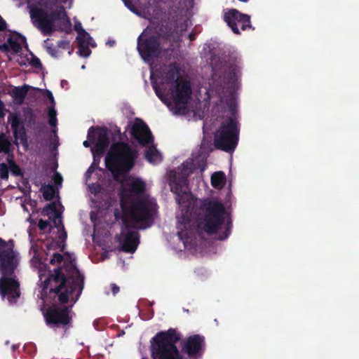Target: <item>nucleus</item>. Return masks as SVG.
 Here are the masks:
<instances>
[{
  "mask_svg": "<svg viewBox=\"0 0 359 359\" xmlns=\"http://www.w3.org/2000/svg\"><path fill=\"white\" fill-rule=\"evenodd\" d=\"M49 97H50V99H52V98H53V96H52V95H51L50 93L49 94Z\"/></svg>",
  "mask_w": 359,
  "mask_h": 359,
  "instance_id": "a19ab883",
  "label": "nucleus"
},
{
  "mask_svg": "<svg viewBox=\"0 0 359 359\" xmlns=\"http://www.w3.org/2000/svg\"><path fill=\"white\" fill-rule=\"evenodd\" d=\"M90 133H91V132H90V131L88 132V137H90Z\"/></svg>",
  "mask_w": 359,
  "mask_h": 359,
  "instance_id": "79ce46f5",
  "label": "nucleus"
},
{
  "mask_svg": "<svg viewBox=\"0 0 359 359\" xmlns=\"http://www.w3.org/2000/svg\"><path fill=\"white\" fill-rule=\"evenodd\" d=\"M111 290L114 294H116L119 291V287L115 284H111Z\"/></svg>",
  "mask_w": 359,
  "mask_h": 359,
  "instance_id": "473e14b6",
  "label": "nucleus"
},
{
  "mask_svg": "<svg viewBox=\"0 0 359 359\" xmlns=\"http://www.w3.org/2000/svg\"><path fill=\"white\" fill-rule=\"evenodd\" d=\"M225 21L236 34L239 33V27L243 30L250 27V18L247 15L238 13L236 10H231L225 13Z\"/></svg>",
  "mask_w": 359,
  "mask_h": 359,
  "instance_id": "9b49d317",
  "label": "nucleus"
},
{
  "mask_svg": "<svg viewBox=\"0 0 359 359\" xmlns=\"http://www.w3.org/2000/svg\"><path fill=\"white\" fill-rule=\"evenodd\" d=\"M240 73L239 69L238 67H233L231 70V74H233V77L231 78L232 80H236L237 77L238 76Z\"/></svg>",
  "mask_w": 359,
  "mask_h": 359,
  "instance_id": "c756f323",
  "label": "nucleus"
},
{
  "mask_svg": "<svg viewBox=\"0 0 359 359\" xmlns=\"http://www.w3.org/2000/svg\"><path fill=\"white\" fill-rule=\"evenodd\" d=\"M32 21L43 34H49L58 26H67L69 20L63 8L55 2H46L29 7Z\"/></svg>",
  "mask_w": 359,
  "mask_h": 359,
  "instance_id": "7ed1b4c3",
  "label": "nucleus"
},
{
  "mask_svg": "<svg viewBox=\"0 0 359 359\" xmlns=\"http://www.w3.org/2000/svg\"><path fill=\"white\" fill-rule=\"evenodd\" d=\"M15 104H21L25 97L26 91H10Z\"/></svg>",
  "mask_w": 359,
  "mask_h": 359,
  "instance_id": "b1692460",
  "label": "nucleus"
},
{
  "mask_svg": "<svg viewBox=\"0 0 359 359\" xmlns=\"http://www.w3.org/2000/svg\"><path fill=\"white\" fill-rule=\"evenodd\" d=\"M24 115L25 116V120L28 121L29 122L32 121L33 118V111L30 109H25L23 110Z\"/></svg>",
  "mask_w": 359,
  "mask_h": 359,
  "instance_id": "bb28decb",
  "label": "nucleus"
},
{
  "mask_svg": "<svg viewBox=\"0 0 359 359\" xmlns=\"http://www.w3.org/2000/svg\"><path fill=\"white\" fill-rule=\"evenodd\" d=\"M13 90H30V89H29V86H24L22 88L15 87ZM31 90H40V89L37 88H32Z\"/></svg>",
  "mask_w": 359,
  "mask_h": 359,
  "instance_id": "2f4dec72",
  "label": "nucleus"
},
{
  "mask_svg": "<svg viewBox=\"0 0 359 359\" xmlns=\"http://www.w3.org/2000/svg\"><path fill=\"white\" fill-rule=\"evenodd\" d=\"M53 181L56 185H60L62 182V177L61 175L56 172L53 176Z\"/></svg>",
  "mask_w": 359,
  "mask_h": 359,
  "instance_id": "c85d7f7f",
  "label": "nucleus"
},
{
  "mask_svg": "<svg viewBox=\"0 0 359 359\" xmlns=\"http://www.w3.org/2000/svg\"><path fill=\"white\" fill-rule=\"evenodd\" d=\"M154 74L153 73V72H151V80L154 79Z\"/></svg>",
  "mask_w": 359,
  "mask_h": 359,
  "instance_id": "ea45409f",
  "label": "nucleus"
},
{
  "mask_svg": "<svg viewBox=\"0 0 359 359\" xmlns=\"http://www.w3.org/2000/svg\"><path fill=\"white\" fill-rule=\"evenodd\" d=\"M90 142L88 141V140H86L83 142V145L86 147H88L90 146Z\"/></svg>",
  "mask_w": 359,
  "mask_h": 359,
  "instance_id": "e433bc0d",
  "label": "nucleus"
},
{
  "mask_svg": "<svg viewBox=\"0 0 359 359\" xmlns=\"http://www.w3.org/2000/svg\"><path fill=\"white\" fill-rule=\"evenodd\" d=\"M154 339L156 341L152 352L154 359H182L175 345L180 340V336L175 330L161 332Z\"/></svg>",
  "mask_w": 359,
  "mask_h": 359,
  "instance_id": "39448f33",
  "label": "nucleus"
},
{
  "mask_svg": "<svg viewBox=\"0 0 359 359\" xmlns=\"http://www.w3.org/2000/svg\"><path fill=\"white\" fill-rule=\"evenodd\" d=\"M204 339L199 335H194L187 338L183 344L182 349L189 355H195L202 349Z\"/></svg>",
  "mask_w": 359,
  "mask_h": 359,
  "instance_id": "2eb2a0df",
  "label": "nucleus"
},
{
  "mask_svg": "<svg viewBox=\"0 0 359 359\" xmlns=\"http://www.w3.org/2000/svg\"><path fill=\"white\" fill-rule=\"evenodd\" d=\"M5 49L13 53H18L21 49L20 43L18 39L11 38L8 40L7 43H4L2 46H0V49Z\"/></svg>",
  "mask_w": 359,
  "mask_h": 359,
  "instance_id": "6ab92c4d",
  "label": "nucleus"
},
{
  "mask_svg": "<svg viewBox=\"0 0 359 359\" xmlns=\"http://www.w3.org/2000/svg\"><path fill=\"white\" fill-rule=\"evenodd\" d=\"M133 158L134 154L130 149L121 143L114 144L105 158L107 167L116 180L121 182V201L126 229L123 230L119 237V243L123 250L128 252H133L139 243L137 232L128 228H144L139 223L149 222L156 210V204L151 200L140 198L144 189L143 182L125 174L132 168Z\"/></svg>",
  "mask_w": 359,
  "mask_h": 359,
  "instance_id": "f257e3e1",
  "label": "nucleus"
},
{
  "mask_svg": "<svg viewBox=\"0 0 359 359\" xmlns=\"http://www.w3.org/2000/svg\"><path fill=\"white\" fill-rule=\"evenodd\" d=\"M5 22L0 18V31L3 30L5 28Z\"/></svg>",
  "mask_w": 359,
  "mask_h": 359,
  "instance_id": "72a5a7b5",
  "label": "nucleus"
},
{
  "mask_svg": "<svg viewBox=\"0 0 359 359\" xmlns=\"http://www.w3.org/2000/svg\"><path fill=\"white\" fill-rule=\"evenodd\" d=\"M225 182L224 175L222 172H216L211 177V184L215 188H222Z\"/></svg>",
  "mask_w": 359,
  "mask_h": 359,
  "instance_id": "412c9836",
  "label": "nucleus"
},
{
  "mask_svg": "<svg viewBox=\"0 0 359 359\" xmlns=\"http://www.w3.org/2000/svg\"><path fill=\"white\" fill-rule=\"evenodd\" d=\"M43 198L46 201L51 200L55 195L54 187L51 185H44L41 188Z\"/></svg>",
  "mask_w": 359,
  "mask_h": 359,
  "instance_id": "4be33fe9",
  "label": "nucleus"
},
{
  "mask_svg": "<svg viewBox=\"0 0 359 359\" xmlns=\"http://www.w3.org/2000/svg\"><path fill=\"white\" fill-rule=\"evenodd\" d=\"M63 259L62 255L60 254H54L53 258L50 259L51 264L60 263Z\"/></svg>",
  "mask_w": 359,
  "mask_h": 359,
  "instance_id": "cd10ccee",
  "label": "nucleus"
},
{
  "mask_svg": "<svg viewBox=\"0 0 359 359\" xmlns=\"http://www.w3.org/2000/svg\"><path fill=\"white\" fill-rule=\"evenodd\" d=\"M48 323L67 324L69 322L68 313L65 309H50L46 315Z\"/></svg>",
  "mask_w": 359,
  "mask_h": 359,
  "instance_id": "dca6fc26",
  "label": "nucleus"
},
{
  "mask_svg": "<svg viewBox=\"0 0 359 359\" xmlns=\"http://www.w3.org/2000/svg\"><path fill=\"white\" fill-rule=\"evenodd\" d=\"M0 177L6 179L8 177V167L5 163L0 164Z\"/></svg>",
  "mask_w": 359,
  "mask_h": 359,
  "instance_id": "a878e982",
  "label": "nucleus"
},
{
  "mask_svg": "<svg viewBox=\"0 0 359 359\" xmlns=\"http://www.w3.org/2000/svg\"><path fill=\"white\" fill-rule=\"evenodd\" d=\"M163 79L166 81H175L177 82V90H189L191 88L190 83L182 78H179L177 72L175 67L170 68L168 72V74Z\"/></svg>",
  "mask_w": 359,
  "mask_h": 359,
  "instance_id": "f3484780",
  "label": "nucleus"
},
{
  "mask_svg": "<svg viewBox=\"0 0 359 359\" xmlns=\"http://www.w3.org/2000/svg\"><path fill=\"white\" fill-rule=\"evenodd\" d=\"M18 262L13 242H5L0 238V294L10 302H15L20 295V283L13 274Z\"/></svg>",
  "mask_w": 359,
  "mask_h": 359,
  "instance_id": "f03ea898",
  "label": "nucleus"
},
{
  "mask_svg": "<svg viewBox=\"0 0 359 359\" xmlns=\"http://www.w3.org/2000/svg\"><path fill=\"white\" fill-rule=\"evenodd\" d=\"M131 133L142 144H148L151 140V134L146 124L140 119L136 118L132 123Z\"/></svg>",
  "mask_w": 359,
  "mask_h": 359,
  "instance_id": "ddd939ff",
  "label": "nucleus"
},
{
  "mask_svg": "<svg viewBox=\"0 0 359 359\" xmlns=\"http://www.w3.org/2000/svg\"><path fill=\"white\" fill-rule=\"evenodd\" d=\"M75 29L78 32L76 38L79 43V54L82 57H88L90 55V47H95V43L89 34L82 29L81 23L75 25Z\"/></svg>",
  "mask_w": 359,
  "mask_h": 359,
  "instance_id": "f8f14e48",
  "label": "nucleus"
},
{
  "mask_svg": "<svg viewBox=\"0 0 359 359\" xmlns=\"http://www.w3.org/2000/svg\"><path fill=\"white\" fill-rule=\"evenodd\" d=\"M2 109H3V103L0 101V117H3L4 116V114L2 111Z\"/></svg>",
  "mask_w": 359,
  "mask_h": 359,
  "instance_id": "c9c22d12",
  "label": "nucleus"
},
{
  "mask_svg": "<svg viewBox=\"0 0 359 359\" xmlns=\"http://www.w3.org/2000/svg\"><path fill=\"white\" fill-rule=\"evenodd\" d=\"M43 214L48 216L49 220L44 221L43 219H40L38 224L39 229L44 231L48 227L51 229L53 226H54L59 231H61V235H64L65 237L66 234L63 231L60 214L56 210V204L51 203L47 205L43 210Z\"/></svg>",
  "mask_w": 359,
  "mask_h": 359,
  "instance_id": "9d476101",
  "label": "nucleus"
},
{
  "mask_svg": "<svg viewBox=\"0 0 359 359\" xmlns=\"http://www.w3.org/2000/svg\"><path fill=\"white\" fill-rule=\"evenodd\" d=\"M65 84L67 85V82H62V88H65Z\"/></svg>",
  "mask_w": 359,
  "mask_h": 359,
  "instance_id": "58836bf2",
  "label": "nucleus"
},
{
  "mask_svg": "<svg viewBox=\"0 0 359 359\" xmlns=\"http://www.w3.org/2000/svg\"><path fill=\"white\" fill-rule=\"evenodd\" d=\"M49 124L51 126H55L57 124L56 111L53 108L48 110Z\"/></svg>",
  "mask_w": 359,
  "mask_h": 359,
  "instance_id": "393cba45",
  "label": "nucleus"
},
{
  "mask_svg": "<svg viewBox=\"0 0 359 359\" xmlns=\"http://www.w3.org/2000/svg\"><path fill=\"white\" fill-rule=\"evenodd\" d=\"M62 2H63L64 4H68V7H71L72 6V0H60Z\"/></svg>",
  "mask_w": 359,
  "mask_h": 359,
  "instance_id": "f704fd0d",
  "label": "nucleus"
},
{
  "mask_svg": "<svg viewBox=\"0 0 359 359\" xmlns=\"http://www.w3.org/2000/svg\"><path fill=\"white\" fill-rule=\"evenodd\" d=\"M8 122L13 129L16 143H21L25 149L28 147L25 128L16 114H11L8 117Z\"/></svg>",
  "mask_w": 359,
  "mask_h": 359,
  "instance_id": "4468645a",
  "label": "nucleus"
},
{
  "mask_svg": "<svg viewBox=\"0 0 359 359\" xmlns=\"http://www.w3.org/2000/svg\"><path fill=\"white\" fill-rule=\"evenodd\" d=\"M60 46H62L63 48H65L66 46L67 47V48L69 49V51H68V53L69 54H71V53L72 52L73 50V48H70L69 47V43L67 42H61L60 44Z\"/></svg>",
  "mask_w": 359,
  "mask_h": 359,
  "instance_id": "7c9ffc66",
  "label": "nucleus"
},
{
  "mask_svg": "<svg viewBox=\"0 0 359 359\" xmlns=\"http://www.w3.org/2000/svg\"><path fill=\"white\" fill-rule=\"evenodd\" d=\"M11 142L4 133L0 134V153H7L9 150Z\"/></svg>",
  "mask_w": 359,
  "mask_h": 359,
  "instance_id": "5701e85b",
  "label": "nucleus"
},
{
  "mask_svg": "<svg viewBox=\"0 0 359 359\" xmlns=\"http://www.w3.org/2000/svg\"><path fill=\"white\" fill-rule=\"evenodd\" d=\"M238 142V130L236 122L229 119L224 122L216 131L214 137V144L219 149L225 151H233Z\"/></svg>",
  "mask_w": 359,
  "mask_h": 359,
  "instance_id": "0eeeda50",
  "label": "nucleus"
},
{
  "mask_svg": "<svg viewBox=\"0 0 359 359\" xmlns=\"http://www.w3.org/2000/svg\"><path fill=\"white\" fill-rule=\"evenodd\" d=\"M147 161L152 163H156L161 160V156L156 148L151 147H149L145 154Z\"/></svg>",
  "mask_w": 359,
  "mask_h": 359,
  "instance_id": "aec40b11",
  "label": "nucleus"
},
{
  "mask_svg": "<svg viewBox=\"0 0 359 359\" xmlns=\"http://www.w3.org/2000/svg\"><path fill=\"white\" fill-rule=\"evenodd\" d=\"M156 95L175 113H183L189 100V91H156Z\"/></svg>",
  "mask_w": 359,
  "mask_h": 359,
  "instance_id": "6e6552de",
  "label": "nucleus"
},
{
  "mask_svg": "<svg viewBox=\"0 0 359 359\" xmlns=\"http://www.w3.org/2000/svg\"><path fill=\"white\" fill-rule=\"evenodd\" d=\"M224 215L223 205L217 201L203 204L197 219L198 229L208 234L215 233L221 226Z\"/></svg>",
  "mask_w": 359,
  "mask_h": 359,
  "instance_id": "20e7f679",
  "label": "nucleus"
},
{
  "mask_svg": "<svg viewBox=\"0 0 359 359\" xmlns=\"http://www.w3.org/2000/svg\"><path fill=\"white\" fill-rule=\"evenodd\" d=\"M109 144L107 135L104 131H99L97 133V141L96 142L97 150L103 152Z\"/></svg>",
  "mask_w": 359,
  "mask_h": 359,
  "instance_id": "a211bd4d",
  "label": "nucleus"
},
{
  "mask_svg": "<svg viewBox=\"0 0 359 359\" xmlns=\"http://www.w3.org/2000/svg\"><path fill=\"white\" fill-rule=\"evenodd\" d=\"M171 189H172V190H173L176 194H179V191H177V188H176L175 190H174V188H173V187H172Z\"/></svg>",
  "mask_w": 359,
  "mask_h": 359,
  "instance_id": "4c0bfd02",
  "label": "nucleus"
},
{
  "mask_svg": "<svg viewBox=\"0 0 359 359\" xmlns=\"http://www.w3.org/2000/svg\"><path fill=\"white\" fill-rule=\"evenodd\" d=\"M48 287H50V291L58 294L59 300L62 303H67L69 301L75 302L76 300L72 295L76 288L74 282L70 279L67 280L60 269L55 270L54 273L44 281L43 288Z\"/></svg>",
  "mask_w": 359,
  "mask_h": 359,
  "instance_id": "423d86ee",
  "label": "nucleus"
},
{
  "mask_svg": "<svg viewBox=\"0 0 359 359\" xmlns=\"http://www.w3.org/2000/svg\"><path fill=\"white\" fill-rule=\"evenodd\" d=\"M149 30L145 29L140 36L137 48L142 57L147 62H150L153 57L158 55V44L154 37H149Z\"/></svg>",
  "mask_w": 359,
  "mask_h": 359,
  "instance_id": "1a4fd4ad",
  "label": "nucleus"
}]
</instances>
